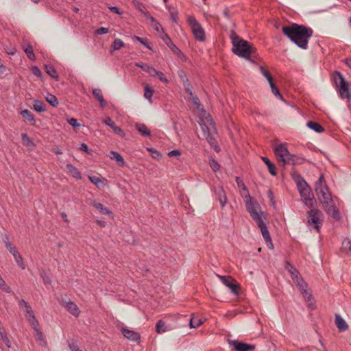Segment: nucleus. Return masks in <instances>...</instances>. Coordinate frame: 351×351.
Instances as JSON below:
<instances>
[{"label": "nucleus", "instance_id": "49530a36", "mask_svg": "<svg viewBox=\"0 0 351 351\" xmlns=\"http://www.w3.org/2000/svg\"><path fill=\"white\" fill-rule=\"evenodd\" d=\"M148 151L150 152L151 156L152 158L160 160L162 158V154L160 153V152L153 149V148H149Z\"/></svg>", "mask_w": 351, "mask_h": 351}, {"label": "nucleus", "instance_id": "79ce46f5", "mask_svg": "<svg viewBox=\"0 0 351 351\" xmlns=\"http://www.w3.org/2000/svg\"><path fill=\"white\" fill-rule=\"evenodd\" d=\"M124 46V43L119 38H115L111 45L113 50H119Z\"/></svg>", "mask_w": 351, "mask_h": 351}, {"label": "nucleus", "instance_id": "a18cd8bd", "mask_svg": "<svg viewBox=\"0 0 351 351\" xmlns=\"http://www.w3.org/2000/svg\"><path fill=\"white\" fill-rule=\"evenodd\" d=\"M202 323L203 322L199 319L195 318V317H191L190 319V326L191 328H197L201 324H202Z\"/></svg>", "mask_w": 351, "mask_h": 351}, {"label": "nucleus", "instance_id": "f8f14e48", "mask_svg": "<svg viewBox=\"0 0 351 351\" xmlns=\"http://www.w3.org/2000/svg\"><path fill=\"white\" fill-rule=\"evenodd\" d=\"M122 335L128 339L132 341H139L140 340V334L134 330H131L127 328H121V329Z\"/></svg>", "mask_w": 351, "mask_h": 351}, {"label": "nucleus", "instance_id": "cd10ccee", "mask_svg": "<svg viewBox=\"0 0 351 351\" xmlns=\"http://www.w3.org/2000/svg\"><path fill=\"white\" fill-rule=\"evenodd\" d=\"M262 160L265 162V164L267 166L268 170L269 173L272 176H276V168L274 164H273L268 158L267 157H261Z\"/></svg>", "mask_w": 351, "mask_h": 351}, {"label": "nucleus", "instance_id": "052dcab7", "mask_svg": "<svg viewBox=\"0 0 351 351\" xmlns=\"http://www.w3.org/2000/svg\"><path fill=\"white\" fill-rule=\"evenodd\" d=\"M136 40L140 42L142 45L145 46L148 49L153 50L152 46L146 43L145 39L139 36H135Z\"/></svg>", "mask_w": 351, "mask_h": 351}, {"label": "nucleus", "instance_id": "de8ad7c7", "mask_svg": "<svg viewBox=\"0 0 351 351\" xmlns=\"http://www.w3.org/2000/svg\"><path fill=\"white\" fill-rule=\"evenodd\" d=\"M178 74L182 84H185L189 82L185 72L183 70H179L178 71Z\"/></svg>", "mask_w": 351, "mask_h": 351}, {"label": "nucleus", "instance_id": "0eeeda50", "mask_svg": "<svg viewBox=\"0 0 351 351\" xmlns=\"http://www.w3.org/2000/svg\"><path fill=\"white\" fill-rule=\"evenodd\" d=\"M285 268L289 272L293 281L296 284V285L298 286V288H303L304 287H308L307 283L301 277L299 271L290 263H289V262L286 263Z\"/></svg>", "mask_w": 351, "mask_h": 351}, {"label": "nucleus", "instance_id": "5fc2aeb1", "mask_svg": "<svg viewBox=\"0 0 351 351\" xmlns=\"http://www.w3.org/2000/svg\"><path fill=\"white\" fill-rule=\"evenodd\" d=\"M162 34L160 35L161 38L165 43V44L168 46L171 43H172L169 36L164 32L163 29H162Z\"/></svg>", "mask_w": 351, "mask_h": 351}, {"label": "nucleus", "instance_id": "9b49d317", "mask_svg": "<svg viewBox=\"0 0 351 351\" xmlns=\"http://www.w3.org/2000/svg\"><path fill=\"white\" fill-rule=\"evenodd\" d=\"M303 158H299L294 154H291L289 152L287 153L285 156L282 158L278 162H281L283 165H293L302 163Z\"/></svg>", "mask_w": 351, "mask_h": 351}, {"label": "nucleus", "instance_id": "4c0bfd02", "mask_svg": "<svg viewBox=\"0 0 351 351\" xmlns=\"http://www.w3.org/2000/svg\"><path fill=\"white\" fill-rule=\"evenodd\" d=\"M166 331L165 323L162 319L158 320L156 324V332L160 334Z\"/></svg>", "mask_w": 351, "mask_h": 351}, {"label": "nucleus", "instance_id": "72a5a7b5", "mask_svg": "<svg viewBox=\"0 0 351 351\" xmlns=\"http://www.w3.org/2000/svg\"><path fill=\"white\" fill-rule=\"evenodd\" d=\"M328 188L325 181L324 175H320L318 180L315 182V191H322V189Z\"/></svg>", "mask_w": 351, "mask_h": 351}, {"label": "nucleus", "instance_id": "c03bdc74", "mask_svg": "<svg viewBox=\"0 0 351 351\" xmlns=\"http://www.w3.org/2000/svg\"><path fill=\"white\" fill-rule=\"evenodd\" d=\"M21 140H22L23 145L25 146L34 145V143L30 139V138L28 136V135L25 133H23L21 134Z\"/></svg>", "mask_w": 351, "mask_h": 351}, {"label": "nucleus", "instance_id": "3c124183", "mask_svg": "<svg viewBox=\"0 0 351 351\" xmlns=\"http://www.w3.org/2000/svg\"><path fill=\"white\" fill-rule=\"evenodd\" d=\"M206 138L208 141V142L209 143V144L212 147H213L216 151H218L217 149V145H216L217 143H216V141H215V139L213 137H212L210 136V133L207 134Z\"/></svg>", "mask_w": 351, "mask_h": 351}, {"label": "nucleus", "instance_id": "603ef678", "mask_svg": "<svg viewBox=\"0 0 351 351\" xmlns=\"http://www.w3.org/2000/svg\"><path fill=\"white\" fill-rule=\"evenodd\" d=\"M36 332V339L38 341H40L43 342V343L41 344L42 346L43 347H46L47 346V342L45 341V340L44 339V337H43V335L42 333V332L40 330H37Z\"/></svg>", "mask_w": 351, "mask_h": 351}, {"label": "nucleus", "instance_id": "412c9836", "mask_svg": "<svg viewBox=\"0 0 351 351\" xmlns=\"http://www.w3.org/2000/svg\"><path fill=\"white\" fill-rule=\"evenodd\" d=\"M109 156L111 159L116 160L119 166L123 167L125 165V162L119 153L114 151H111L110 152Z\"/></svg>", "mask_w": 351, "mask_h": 351}, {"label": "nucleus", "instance_id": "1a4fd4ad", "mask_svg": "<svg viewBox=\"0 0 351 351\" xmlns=\"http://www.w3.org/2000/svg\"><path fill=\"white\" fill-rule=\"evenodd\" d=\"M217 276L219 278V279L221 280L222 283L226 285V287H228V288H230L231 289V291L235 294V295H238L239 294V291L240 289V286L239 285L237 284V283H234L235 282V280L228 276V277H226V276H219V275H217Z\"/></svg>", "mask_w": 351, "mask_h": 351}, {"label": "nucleus", "instance_id": "ea45409f", "mask_svg": "<svg viewBox=\"0 0 351 351\" xmlns=\"http://www.w3.org/2000/svg\"><path fill=\"white\" fill-rule=\"evenodd\" d=\"M154 90L149 86L146 85L144 89V97L149 101H152Z\"/></svg>", "mask_w": 351, "mask_h": 351}, {"label": "nucleus", "instance_id": "7c9ffc66", "mask_svg": "<svg viewBox=\"0 0 351 351\" xmlns=\"http://www.w3.org/2000/svg\"><path fill=\"white\" fill-rule=\"evenodd\" d=\"M92 206L98 210L101 214L108 215L111 214V211L106 207H105L101 203L93 202Z\"/></svg>", "mask_w": 351, "mask_h": 351}, {"label": "nucleus", "instance_id": "bb28decb", "mask_svg": "<svg viewBox=\"0 0 351 351\" xmlns=\"http://www.w3.org/2000/svg\"><path fill=\"white\" fill-rule=\"evenodd\" d=\"M22 47L29 59L32 60H34L36 59L33 47L30 44H23Z\"/></svg>", "mask_w": 351, "mask_h": 351}, {"label": "nucleus", "instance_id": "13d9d810", "mask_svg": "<svg viewBox=\"0 0 351 351\" xmlns=\"http://www.w3.org/2000/svg\"><path fill=\"white\" fill-rule=\"evenodd\" d=\"M0 287L6 293L11 292V289L5 284L3 278L0 279Z\"/></svg>", "mask_w": 351, "mask_h": 351}, {"label": "nucleus", "instance_id": "4be33fe9", "mask_svg": "<svg viewBox=\"0 0 351 351\" xmlns=\"http://www.w3.org/2000/svg\"><path fill=\"white\" fill-rule=\"evenodd\" d=\"M135 66L141 68L143 71L149 73L150 76L154 77V73H156V69L153 66L143 62H136Z\"/></svg>", "mask_w": 351, "mask_h": 351}, {"label": "nucleus", "instance_id": "6e6552de", "mask_svg": "<svg viewBox=\"0 0 351 351\" xmlns=\"http://www.w3.org/2000/svg\"><path fill=\"white\" fill-rule=\"evenodd\" d=\"M302 198L304 199V204L308 208H313L316 200L314 197V194L313 193L311 189L310 186L306 184L302 188L298 189Z\"/></svg>", "mask_w": 351, "mask_h": 351}, {"label": "nucleus", "instance_id": "a878e982", "mask_svg": "<svg viewBox=\"0 0 351 351\" xmlns=\"http://www.w3.org/2000/svg\"><path fill=\"white\" fill-rule=\"evenodd\" d=\"M292 177L297 184L298 189L302 188L304 186L308 184L304 180V179L302 178V176L296 172H293L292 173Z\"/></svg>", "mask_w": 351, "mask_h": 351}, {"label": "nucleus", "instance_id": "774afa93", "mask_svg": "<svg viewBox=\"0 0 351 351\" xmlns=\"http://www.w3.org/2000/svg\"><path fill=\"white\" fill-rule=\"evenodd\" d=\"M68 123L72 125L73 128L79 127L80 124L77 123V121L76 119L71 118L68 119Z\"/></svg>", "mask_w": 351, "mask_h": 351}, {"label": "nucleus", "instance_id": "423d86ee", "mask_svg": "<svg viewBox=\"0 0 351 351\" xmlns=\"http://www.w3.org/2000/svg\"><path fill=\"white\" fill-rule=\"evenodd\" d=\"M307 215V223L309 226H313L317 232L319 231L322 220L320 216L322 212L318 209H311L306 213Z\"/></svg>", "mask_w": 351, "mask_h": 351}, {"label": "nucleus", "instance_id": "b1692460", "mask_svg": "<svg viewBox=\"0 0 351 351\" xmlns=\"http://www.w3.org/2000/svg\"><path fill=\"white\" fill-rule=\"evenodd\" d=\"M252 217L256 221V223L259 228H261V227L263 228V227L267 226V225L264 222L263 218V217H264L265 219L264 212H261V213H258L255 214L254 215H252Z\"/></svg>", "mask_w": 351, "mask_h": 351}, {"label": "nucleus", "instance_id": "c85d7f7f", "mask_svg": "<svg viewBox=\"0 0 351 351\" xmlns=\"http://www.w3.org/2000/svg\"><path fill=\"white\" fill-rule=\"evenodd\" d=\"M45 71L46 73L51 76V77L54 78L56 81L59 80V75L57 73L56 70L52 65L46 64L45 65Z\"/></svg>", "mask_w": 351, "mask_h": 351}, {"label": "nucleus", "instance_id": "e433bc0d", "mask_svg": "<svg viewBox=\"0 0 351 351\" xmlns=\"http://www.w3.org/2000/svg\"><path fill=\"white\" fill-rule=\"evenodd\" d=\"M34 109L38 112H45L46 110L45 104L40 100H35L33 104Z\"/></svg>", "mask_w": 351, "mask_h": 351}, {"label": "nucleus", "instance_id": "69168bd1", "mask_svg": "<svg viewBox=\"0 0 351 351\" xmlns=\"http://www.w3.org/2000/svg\"><path fill=\"white\" fill-rule=\"evenodd\" d=\"M41 277L43 280L44 284H50L51 283V279L47 273H43L41 274Z\"/></svg>", "mask_w": 351, "mask_h": 351}, {"label": "nucleus", "instance_id": "6e6d98bb", "mask_svg": "<svg viewBox=\"0 0 351 351\" xmlns=\"http://www.w3.org/2000/svg\"><path fill=\"white\" fill-rule=\"evenodd\" d=\"M270 88L271 89V92L272 93L275 95V96H278L279 97L280 99H282V95H280V93L278 90V88H277V86H276L275 84H271L270 85Z\"/></svg>", "mask_w": 351, "mask_h": 351}, {"label": "nucleus", "instance_id": "338daca9", "mask_svg": "<svg viewBox=\"0 0 351 351\" xmlns=\"http://www.w3.org/2000/svg\"><path fill=\"white\" fill-rule=\"evenodd\" d=\"M69 348L71 351H80L81 350L75 342L69 343Z\"/></svg>", "mask_w": 351, "mask_h": 351}, {"label": "nucleus", "instance_id": "bf43d9fd", "mask_svg": "<svg viewBox=\"0 0 351 351\" xmlns=\"http://www.w3.org/2000/svg\"><path fill=\"white\" fill-rule=\"evenodd\" d=\"M0 336L2 339V341L5 343L6 346L8 348H11V342H10L8 337L7 336L6 332L1 333V335Z\"/></svg>", "mask_w": 351, "mask_h": 351}, {"label": "nucleus", "instance_id": "58836bf2", "mask_svg": "<svg viewBox=\"0 0 351 351\" xmlns=\"http://www.w3.org/2000/svg\"><path fill=\"white\" fill-rule=\"evenodd\" d=\"M47 101L52 106L56 107L58 104V101L57 97L51 94H47L46 96Z\"/></svg>", "mask_w": 351, "mask_h": 351}, {"label": "nucleus", "instance_id": "c756f323", "mask_svg": "<svg viewBox=\"0 0 351 351\" xmlns=\"http://www.w3.org/2000/svg\"><path fill=\"white\" fill-rule=\"evenodd\" d=\"M306 125L317 133H321L324 130V128L317 122L310 121L307 123Z\"/></svg>", "mask_w": 351, "mask_h": 351}, {"label": "nucleus", "instance_id": "37998d69", "mask_svg": "<svg viewBox=\"0 0 351 351\" xmlns=\"http://www.w3.org/2000/svg\"><path fill=\"white\" fill-rule=\"evenodd\" d=\"M341 249L346 253L351 252V241L348 239H345L342 243Z\"/></svg>", "mask_w": 351, "mask_h": 351}, {"label": "nucleus", "instance_id": "2f4dec72", "mask_svg": "<svg viewBox=\"0 0 351 351\" xmlns=\"http://www.w3.org/2000/svg\"><path fill=\"white\" fill-rule=\"evenodd\" d=\"M136 130L141 133V134L143 136H149L150 131L147 128V127L143 123H138L136 125Z\"/></svg>", "mask_w": 351, "mask_h": 351}, {"label": "nucleus", "instance_id": "f704fd0d", "mask_svg": "<svg viewBox=\"0 0 351 351\" xmlns=\"http://www.w3.org/2000/svg\"><path fill=\"white\" fill-rule=\"evenodd\" d=\"M168 47L171 49L172 52L174 54H176V56H178L179 58H180L181 59H184V60L186 59L184 53L180 51V49L173 42L171 43L168 45Z\"/></svg>", "mask_w": 351, "mask_h": 351}, {"label": "nucleus", "instance_id": "e2e57ef3", "mask_svg": "<svg viewBox=\"0 0 351 351\" xmlns=\"http://www.w3.org/2000/svg\"><path fill=\"white\" fill-rule=\"evenodd\" d=\"M32 73L37 76V77H41L42 72L40 70V69L37 66H33L31 69Z\"/></svg>", "mask_w": 351, "mask_h": 351}, {"label": "nucleus", "instance_id": "09e8293b", "mask_svg": "<svg viewBox=\"0 0 351 351\" xmlns=\"http://www.w3.org/2000/svg\"><path fill=\"white\" fill-rule=\"evenodd\" d=\"M89 180L94 184L97 187H99V183L101 182V178L95 176H89Z\"/></svg>", "mask_w": 351, "mask_h": 351}, {"label": "nucleus", "instance_id": "864d4df0", "mask_svg": "<svg viewBox=\"0 0 351 351\" xmlns=\"http://www.w3.org/2000/svg\"><path fill=\"white\" fill-rule=\"evenodd\" d=\"M236 182L238 185V187L240 188L242 191H245L247 193V189L243 182L242 180L240 179L239 177H236Z\"/></svg>", "mask_w": 351, "mask_h": 351}, {"label": "nucleus", "instance_id": "4468645a", "mask_svg": "<svg viewBox=\"0 0 351 351\" xmlns=\"http://www.w3.org/2000/svg\"><path fill=\"white\" fill-rule=\"evenodd\" d=\"M19 305L25 308H27V315H25V316L30 324H32V322H33L34 320H36L34 313L32 309V307L30 306L27 302H26L24 300H21L19 301Z\"/></svg>", "mask_w": 351, "mask_h": 351}, {"label": "nucleus", "instance_id": "6ab92c4d", "mask_svg": "<svg viewBox=\"0 0 351 351\" xmlns=\"http://www.w3.org/2000/svg\"><path fill=\"white\" fill-rule=\"evenodd\" d=\"M335 324L340 332H344L348 328V325L346 321L337 314L335 315Z\"/></svg>", "mask_w": 351, "mask_h": 351}, {"label": "nucleus", "instance_id": "aec40b11", "mask_svg": "<svg viewBox=\"0 0 351 351\" xmlns=\"http://www.w3.org/2000/svg\"><path fill=\"white\" fill-rule=\"evenodd\" d=\"M263 237L264 238L267 245L269 247V248L273 249L274 245L271 241V238L270 237V234L268 231L267 226L265 227H261L260 228Z\"/></svg>", "mask_w": 351, "mask_h": 351}, {"label": "nucleus", "instance_id": "393cba45", "mask_svg": "<svg viewBox=\"0 0 351 351\" xmlns=\"http://www.w3.org/2000/svg\"><path fill=\"white\" fill-rule=\"evenodd\" d=\"M12 256H14V259H15V261L16 263H17V265L22 269H25V264L23 262V259L22 258V256L21 255V254L19 252V251L17 250V249L13 250L12 252H10Z\"/></svg>", "mask_w": 351, "mask_h": 351}, {"label": "nucleus", "instance_id": "4d7b16f0", "mask_svg": "<svg viewBox=\"0 0 351 351\" xmlns=\"http://www.w3.org/2000/svg\"><path fill=\"white\" fill-rule=\"evenodd\" d=\"M209 164H210L211 169L214 171H217V170L219 169L220 165L215 159H211L210 160Z\"/></svg>", "mask_w": 351, "mask_h": 351}, {"label": "nucleus", "instance_id": "c9c22d12", "mask_svg": "<svg viewBox=\"0 0 351 351\" xmlns=\"http://www.w3.org/2000/svg\"><path fill=\"white\" fill-rule=\"evenodd\" d=\"M23 118L31 122L32 125L35 124V119L34 114L29 110H23L21 112Z\"/></svg>", "mask_w": 351, "mask_h": 351}, {"label": "nucleus", "instance_id": "f03ea898", "mask_svg": "<svg viewBox=\"0 0 351 351\" xmlns=\"http://www.w3.org/2000/svg\"><path fill=\"white\" fill-rule=\"evenodd\" d=\"M230 38L232 45V51L234 54L250 61H252V58L256 57L258 53L253 45L239 36L234 30L230 31Z\"/></svg>", "mask_w": 351, "mask_h": 351}, {"label": "nucleus", "instance_id": "2eb2a0df", "mask_svg": "<svg viewBox=\"0 0 351 351\" xmlns=\"http://www.w3.org/2000/svg\"><path fill=\"white\" fill-rule=\"evenodd\" d=\"M215 195L220 202L221 207L223 208L226 204L227 197L222 186H219L216 189Z\"/></svg>", "mask_w": 351, "mask_h": 351}, {"label": "nucleus", "instance_id": "5701e85b", "mask_svg": "<svg viewBox=\"0 0 351 351\" xmlns=\"http://www.w3.org/2000/svg\"><path fill=\"white\" fill-rule=\"evenodd\" d=\"M93 95L95 98L99 102V105L101 108L106 106V101L104 99L101 90L99 88H95L93 90Z\"/></svg>", "mask_w": 351, "mask_h": 351}, {"label": "nucleus", "instance_id": "0e129e2a", "mask_svg": "<svg viewBox=\"0 0 351 351\" xmlns=\"http://www.w3.org/2000/svg\"><path fill=\"white\" fill-rule=\"evenodd\" d=\"M190 98L192 100L193 103L196 106V107L199 108V107L201 105V103L197 96L193 95V96H190Z\"/></svg>", "mask_w": 351, "mask_h": 351}, {"label": "nucleus", "instance_id": "473e14b6", "mask_svg": "<svg viewBox=\"0 0 351 351\" xmlns=\"http://www.w3.org/2000/svg\"><path fill=\"white\" fill-rule=\"evenodd\" d=\"M66 169L72 174V176L76 179H81V173L78 169L71 164L66 165Z\"/></svg>", "mask_w": 351, "mask_h": 351}, {"label": "nucleus", "instance_id": "ddd939ff", "mask_svg": "<svg viewBox=\"0 0 351 351\" xmlns=\"http://www.w3.org/2000/svg\"><path fill=\"white\" fill-rule=\"evenodd\" d=\"M245 202H246V208L247 211L250 213L251 217L252 215H254L255 214L258 213L256 210V206H258V204H254L252 198L250 197V195L248 191H247V194L245 196Z\"/></svg>", "mask_w": 351, "mask_h": 351}, {"label": "nucleus", "instance_id": "39448f33", "mask_svg": "<svg viewBox=\"0 0 351 351\" xmlns=\"http://www.w3.org/2000/svg\"><path fill=\"white\" fill-rule=\"evenodd\" d=\"M187 23L191 27L195 38L199 41L205 40V32L200 23L193 16L187 18Z\"/></svg>", "mask_w": 351, "mask_h": 351}, {"label": "nucleus", "instance_id": "a211bd4d", "mask_svg": "<svg viewBox=\"0 0 351 351\" xmlns=\"http://www.w3.org/2000/svg\"><path fill=\"white\" fill-rule=\"evenodd\" d=\"M63 306L73 315L77 317L80 315V311L79 310V308L74 302L71 301L65 302Z\"/></svg>", "mask_w": 351, "mask_h": 351}, {"label": "nucleus", "instance_id": "f257e3e1", "mask_svg": "<svg viewBox=\"0 0 351 351\" xmlns=\"http://www.w3.org/2000/svg\"><path fill=\"white\" fill-rule=\"evenodd\" d=\"M282 31L298 47L303 49H307L308 39L313 34L311 27L296 23H293L289 26H283Z\"/></svg>", "mask_w": 351, "mask_h": 351}, {"label": "nucleus", "instance_id": "8fccbe9b", "mask_svg": "<svg viewBox=\"0 0 351 351\" xmlns=\"http://www.w3.org/2000/svg\"><path fill=\"white\" fill-rule=\"evenodd\" d=\"M154 76H156L158 77V79L161 81V82H165V83H167L168 82V80L167 78L165 76L164 73L161 71H157L156 69V73H154Z\"/></svg>", "mask_w": 351, "mask_h": 351}, {"label": "nucleus", "instance_id": "f3484780", "mask_svg": "<svg viewBox=\"0 0 351 351\" xmlns=\"http://www.w3.org/2000/svg\"><path fill=\"white\" fill-rule=\"evenodd\" d=\"M274 153L279 161L282 158L285 156L287 153H289V151L285 144H280L275 147Z\"/></svg>", "mask_w": 351, "mask_h": 351}, {"label": "nucleus", "instance_id": "a19ab883", "mask_svg": "<svg viewBox=\"0 0 351 351\" xmlns=\"http://www.w3.org/2000/svg\"><path fill=\"white\" fill-rule=\"evenodd\" d=\"M301 293L302 294L303 297L305 298V300L308 302L312 299V294L311 292L308 291L307 290V287H304L303 288H299Z\"/></svg>", "mask_w": 351, "mask_h": 351}, {"label": "nucleus", "instance_id": "20e7f679", "mask_svg": "<svg viewBox=\"0 0 351 351\" xmlns=\"http://www.w3.org/2000/svg\"><path fill=\"white\" fill-rule=\"evenodd\" d=\"M345 63L351 69V59H346ZM335 84L341 99H348L349 106H351V83L348 84L341 73L335 72Z\"/></svg>", "mask_w": 351, "mask_h": 351}, {"label": "nucleus", "instance_id": "dca6fc26", "mask_svg": "<svg viewBox=\"0 0 351 351\" xmlns=\"http://www.w3.org/2000/svg\"><path fill=\"white\" fill-rule=\"evenodd\" d=\"M104 123L107 125L110 126L115 134L123 137L125 136L124 132L121 129L120 127L115 125L114 122L112 120L111 118L108 117L104 121Z\"/></svg>", "mask_w": 351, "mask_h": 351}, {"label": "nucleus", "instance_id": "9d476101", "mask_svg": "<svg viewBox=\"0 0 351 351\" xmlns=\"http://www.w3.org/2000/svg\"><path fill=\"white\" fill-rule=\"evenodd\" d=\"M228 343L234 347L236 351H252L255 349L254 345L247 344L237 340H228Z\"/></svg>", "mask_w": 351, "mask_h": 351}, {"label": "nucleus", "instance_id": "680f3d73", "mask_svg": "<svg viewBox=\"0 0 351 351\" xmlns=\"http://www.w3.org/2000/svg\"><path fill=\"white\" fill-rule=\"evenodd\" d=\"M183 86L184 87L185 91L188 93L189 96H193V93L192 92V86L191 83L186 82L185 84H183Z\"/></svg>", "mask_w": 351, "mask_h": 351}, {"label": "nucleus", "instance_id": "7ed1b4c3", "mask_svg": "<svg viewBox=\"0 0 351 351\" xmlns=\"http://www.w3.org/2000/svg\"><path fill=\"white\" fill-rule=\"evenodd\" d=\"M315 193L325 212L328 215H331L336 221H339L341 219L340 213L335 206V202L332 198L331 193L329 192L328 187L326 188V189H323L322 191H315Z\"/></svg>", "mask_w": 351, "mask_h": 351}]
</instances>
